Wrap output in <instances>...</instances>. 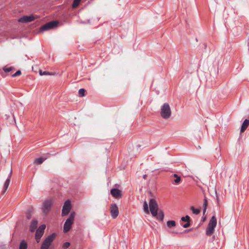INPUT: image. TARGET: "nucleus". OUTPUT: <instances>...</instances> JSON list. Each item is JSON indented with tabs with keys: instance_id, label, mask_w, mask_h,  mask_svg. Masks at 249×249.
Instances as JSON below:
<instances>
[{
	"instance_id": "nucleus-20",
	"label": "nucleus",
	"mask_w": 249,
	"mask_h": 249,
	"mask_svg": "<svg viewBox=\"0 0 249 249\" xmlns=\"http://www.w3.org/2000/svg\"><path fill=\"white\" fill-rule=\"evenodd\" d=\"M173 176L176 178V179H175L174 180V182L176 183V184H178L180 182V180H181V178L180 177H179L177 174H174L173 175Z\"/></svg>"
},
{
	"instance_id": "nucleus-38",
	"label": "nucleus",
	"mask_w": 249,
	"mask_h": 249,
	"mask_svg": "<svg viewBox=\"0 0 249 249\" xmlns=\"http://www.w3.org/2000/svg\"><path fill=\"white\" fill-rule=\"evenodd\" d=\"M172 233H175V234H178V232H176V231H173Z\"/></svg>"
},
{
	"instance_id": "nucleus-31",
	"label": "nucleus",
	"mask_w": 249,
	"mask_h": 249,
	"mask_svg": "<svg viewBox=\"0 0 249 249\" xmlns=\"http://www.w3.org/2000/svg\"><path fill=\"white\" fill-rule=\"evenodd\" d=\"M13 69L12 67H4L3 68V70L6 72H10L12 71V70Z\"/></svg>"
},
{
	"instance_id": "nucleus-16",
	"label": "nucleus",
	"mask_w": 249,
	"mask_h": 249,
	"mask_svg": "<svg viewBox=\"0 0 249 249\" xmlns=\"http://www.w3.org/2000/svg\"><path fill=\"white\" fill-rule=\"evenodd\" d=\"M10 180L9 178H7L5 182V183H4V188H3V191H2V193L4 194L6 192L8 186H9V183H10Z\"/></svg>"
},
{
	"instance_id": "nucleus-8",
	"label": "nucleus",
	"mask_w": 249,
	"mask_h": 249,
	"mask_svg": "<svg viewBox=\"0 0 249 249\" xmlns=\"http://www.w3.org/2000/svg\"><path fill=\"white\" fill-rule=\"evenodd\" d=\"M37 18H38L37 16H35L32 15H30V16H23L21 18H19L18 19V21L19 22L27 23V22H30L32 21H34Z\"/></svg>"
},
{
	"instance_id": "nucleus-19",
	"label": "nucleus",
	"mask_w": 249,
	"mask_h": 249,
	"mask_svg": "<svg viewBox=\"0 0 249 249\" xmlns=\"http://www.w3.org/2000/svg\"><path fill=\"white\" fill-rule=\"evenodd\" d=\"M207 205H208L207 200L206 198H205L204 199V203L203 204V214H204L205 213H206Z\"/></svg>"
},
{
	"instance_id": "nucleus-27",
	"label": "nucleus",
	"mask_w": 249,
	"mask_h": 249,
	"mask_svg": "<svg viewBox=\"0 0 249 249\" xmlns=\"http://www.w3.org/2000/svg\"><path fill=\"white\" fill-rule=\"evenodd\" d=\"M45 228L46 225L43 224L39 226V228L37 229V230L44 233Z\"/></svg>"
},
{
	"instance_id": "nucleus-29",
	"label": "nucleus",
	"mask_w": 249,
	"mask_h": 249,
	"mask_svg": "<svg viewBox=\"0 0 249 249\" xmlns=\"http://www.w3.org/2000/svg\"><path fill=\"white\" fill-rule=\"evenodd\" d=\"M32 212V209H29L27 212H26V217L28 219H30L31 217V213Z\"/></svg>"
},
{
	"instance_id": "nucleus-22",
	"label": "nucleus",
	"mask_w": 249,
	"mask_h": 249,
	"mask_svg": "<svg viewBox=\"0 0 249 249\" xmlns=\"http://www.w3.org/2000/svg\"><path fill=\"white\" fill-rule=\"evenodd\" d=\"M191 209L192 212L195 214H198L200 213V210L199 209L195 208L194 206L191 207Z\"/></svg>"
},
{
	"instance_id": "nucleus-6",
	"label": "nucleus",
	"mask_w": 249,
	"mask_h": 249,
	"mask_svg": "<svg viewBox=\"0 0 249 249\" xmlns=\"http://www.w3.org/2000/svg\"><path fill=\"white\" fill-rule=\"evenodd\" d=\"M58 22L56 20L50 21L40 27V29L41 31H47L52 29L58 26Z\"/></svg>"
},
{
	"instance_id": "nucleus-14",
	"label": "nucleus",
	"mask_w": 249,
	"mask_h": 249,
	"mask_svg": "<svg viewBox=\"0 0 249 249\" xmlns=\"http://www.w3.org/2000/svg\"><path fill=\"white\" fill-rule=\"evenodd\" d=\"M214 231V228L207 226L206 230V234L208 236L212 235Z\"/></svg>"
},
{
	"instance_id": "nucleus-12",
	"label": "nucleus",
	"mask_w": 249,
	"mask_h": 249,
	"mask_svg": "<svg viewBox=\"0 0 249 249\" xmlns=\"http://www.w3.org/2000/svg\"><path fill=\"white\" fill-rule=\"evenodd\" d=\"M216 224H217V220H216L215 216L213 215L211 218V219L208 223V226L213 227V228H215V227L216 226Z\"/></svg>"
},
{
	"instance_id": "nucleus-28",
	"label": "nucleus",
	"mask_w": 249,
	"mask_h": 249,
	"mask_svg": "<svg viewBox=\"0 0 249 249\" xmlns=\"http://www.w3.org/2000/svg\"><path fill=\"white\" fill-rule=\"evenodd\" d=\"M181 220L182 221L188 222V221H190V218L189 215H187L185 216H183L181 218Z\"/></svg>"
},
{
	"instance_id": "nucleus-25",
	"label": "nucleus",
	"mask_w": 249,
	"mask_h": 249,
	"mask_svg": "<svg viewBox=\"0 0 249 249\" xmlns=\"http://www.w3.org/2000/svg\"><path fill=\"white\" fill-rule=\"evenodd\" d=\"M86 90L84 89L81 88L78 91L79 96L84 97L85 96Z\"/></svg>"
},
{
	"instance_id": "nucleus-15",
	"label": "nucleus",
	"mask_w": 249,
	"mask_h": 249,
	"mask_svg": "<svg viewBox=\"0 0 249 249\" xmlns=\"http://www.w3.org/2000/svg\"><path fill=\"white\" fill-rule=\"evenodd\" d=\"M28 245L24 240H22L19 245V249H27Z\"/></svg>"
},
{
	"instance_id": "nucleus-33",
	"label": "nucleus",
	"mask_w": 249,
	"mask_h": 249,
	"mask_svg": "<svg viewBox=\"0 0 249 249\" xmlns=\"http://www.w3.org/2000/svg\"><path fill=\"white\" fill-rule=\"evenodd\" d=\"M21 72L20 70L17 71L14 74L12 75V77H16L21 74Z\"/></svg>"
},
{
	"instance_id": "nucleus-18",
	"label": "nucleus",
	"mask_w": 249,
	"mask_h": 249,
	"mask_svg": "<svg viewBox=\"0 0 249 249\" xmlns=\"http://www.w3.org/2000/svg\"><path fill=\"white\" fill-rule=\"evenodd\" d=\"M164 213L161 210H160L159 211V213H158V215L157 216H158V218L160 220H162L164 218Z\"/></svg>"
},
{
	"instance_id": "nucleus-30",
	"label": "nucleus",
	"mask_w": 249,
	"mask_h": 249,
	"mask_svg": "<svg viewBox=\"0 0 249 249\" xmlns=\"http://www.w3.org/2000/svg\"><path fill=\"white\" fill-rule=\"evenodd\" d=\"M43 235V233H42V232H40L36 230L35 235L36 237H37L38 238H41Z\"/></svg>"
},
{
	"instance_id": "nucleus-26",
	"label": "nucleus",
	"mask_w": 249,
	"mask_h": 249,
	"mask_svg": "<svg viewBox=\"0 0 249 249\" xmlns=\"http://www.w3.org/2000/svg\"><path fill=\"white\" fill-rule=\"evenodd\" d=\"M81 0H74L73 2L72 3V7L73 8L77 7L79 5Z\"/></svg>"
},
{
	"instance_id": "nucleus-34",
	"label": "nucleus",
	"mask_w": 249,
	"mask_h": 249,
	"mask_svg": "<svg viewBox=\"0 0 249 249\" xmlns=\"http://www.w3.org/2000/svg\"><path fill=\"white\" fill-rule=\"evenodd\" d=\"M190 221H188V222H186L185 224L183 225V228H187L189 227L190 226Z\"/></svg>"
},
{
	"instance_id": "nucleus-36",
	"label": "nucleus",
	"mask_w": 249,
	"mask_h": 249,
	"mask_svg": "<svg viewBox=\"0 0 249 249\" xmlns=\"http://www.w3.org/2000/svg\"><path fill=\"white\" fill-rule=\"evenodd\" d=\"M192 230V228L189 229H187V230H185L184 231V232L187 233V232H189V231H191Z\"/></svg>"
},
{
	"instance_id": "nucleus-10",
	"label": "nucleus",
	"mask_w": 249,
	"mask_h": 249,
	"mask_svg": "<svg viewBox=\"0 0 249 249\" xmlns=\"http://www.w3.org/2000/svg\"><path fill=\"white\" fill-rule=\"evenodd\" d=\"M111 195L115 198H119L122 197L121 191L117 188H113L110 190Z\"/></svg>"
},
{
	"instance_id": "nucleus-7",
	"label": "nucleus",
	"mask_w": 249,
	"mask_h": 249,
	"mask_svg": "<svg viewBox=\"0 0 249 249\" xmlns=\"http://www.w3.org/2000/svg\"><path fill=\"white\" fill-rule=\"evenodd\" d=\"M71 202L70 200H67L64 204V205L63 206V208H62V216H65V215H67L71 209Z\"/></svg>"
},
{
	"instance_id": "nucleus-24",
	"label": "nucleus",
	"mask_w": 249,
	"mask_h": 249,
	"mask_svg": "<svg viewBox=\"0 0 249 249\" xmlns=\"http://www.w3.org/2000/svg\"><path fill=\"white\" fill-rule=\"evenodd\" d=\"M143 210L145 213H149L148 206L146 201H144L143 203Z\"/></svg>"
},
{
	"instance_id": "nucleus-17",
	"label": "nucleus",
	"mask_w": 249,
	"mask_h": 249,
	"mask_svg": "<svg viewBox=\"0 0 249 249\" xmlns=\"http://www.w3.org/2000/svg\"><path fill=\"white\" fill-rule=\"evenodd\" d=\"M166 224L168 228H171L176 226V223L174 220H169L167 222Z\"/></svg>"
},
{
	"instance_id": "nucleus-4",
	"label": "nucleus",
	"mask_w": 249,
	"mask_h": 249,
	"mask_svg": "<svg viewBox=\"0 0 249 249\" xmlns=\"http://www.w3.org/2000/svg\"><path fill=\"white\" fill-rule=\"evenodd\" d=\"M149 209L152 215L156 216L158 215V205L156 200L154 198H151L149 202Z\"/></svg>"
},
{
	"instance_id": "nucleus-9",
	"label": "nucleus",
	"mask_w": 249,
	"mask_h": 249,
	"mask_svg": "<svg viewBox=\"0 0 249 249\" xmlns=\"http://www.w3.org/2000/svg\"><path fill=\"white\" fill-rule=\"evenodd\" d=\"M110 213L113 218H116L119 214V210L115 203H112L110 207Z\"/></svg>"
},
{
	"instance_id": "nucleus-21",
	"label": "nucleus",
	"mask_w": 249,
	"mask_h": 249,
	"mask_svg": "<svg viewBox=\"0 0 249 249\" xmlns=\"http://www.w3.org/2000/svg\"><path fill=\"white\" fill-rule=\"evenodd\" d=\"M39 74L40 75H53V74L52 72H50L47 71H42L41 70H40L39 71Z\"/></svg>"
},
{
	"instance_id": "nucleus-23",
	"label": "nucleus",
	"mask_w": 249,
	"mask_h": 249,
	"mask_svg": "<svg viewBox=\"0 0 249 249\" xmlns=\"http://www.w3.org/2000/svg\"><path fill=\"white\" fill-rule=\"evenodd\" d=\"M45 160V159L42 158H36L35 160V162L37 164H41L43 162V161Z\"/></svg>"
},
{
	"instance_id": "nucleus-2",
	"label": "nucleus",
	"mask_w": 249,
	"mask_h": 249,
	"mask_svg": "<svg viewBox=\"0 0 249 249\" xmlns=\"http://www.w3.org/2000/svg\"><path fill=\"white\" fill-rule=\"evenodd\" d=\"M55 236V233H53L46 237L42 242L40 249H49Z\"/></svg>"
},
{
	"instance_id": "nucleus-5",
	"label": "nucleus",
	"mask_w": 249,
	"mask_h": 249,
	"mask_svg": "<svg viewBox=\"0 0 249 249\" xmlns=\"http://www.w3.org/2000/svg\"><path fill=\"white\" fill-rule=\"evenodd\" d=\"M53 204V201L51 199L45 200L42 204V210L45 214H47L51 210Z\"/></svg>"
},
{
	"instance_id": "nucleus-37",
	"label": "nucleus",
	"mask_w": 249,
	"mask_h": 249,
	"mask_svg": "<svg viewBox=\"0 0 249 249\" xmlns=\"http://www.w3.org/2000/svg\"><path fill=\"white\" fill-rule=\"evenodd\" d=\"M35 238H36V241L37 242V243H39L40 241V238H38L37 237H36V236H35Z\"/></svg>"
},
{
	"instance_id": "nucleus-11",
	"label": "nucleus",
	"mask_w": 249,
	"mask_h": 249,
	"mask_svg": "<svg viewBox=\"0 0 249 249\" xmlns=\"http://www.w3.org/2000/svg\"><path fill=\"white\" fill-rule=\"evenodd\" d=\"M38 225V221L36 219H33L30 224V231L32 232H34L35 231Z\"/></svg>"
},
{
	"instance_id": "nucleus-1",
	"label": "nucleus",
	"mask_w": 249,
	"mask_h": 249,
	"mask_svg": "<svg viewBox=\"0 0 249 249\" xmlns=\"http://www.w3.org/2000/svg\"><path fill=\"white\" fill-rule=\"evenodd\" d=\"M75 216V213L74 212H72L70 213L69 217L67 218V219L66 220L64 223L63 228L64 232L66 233L70 230L71 226L73 223Z\"/></svg>"
},
{
	"instance_id": "nucleus-39",
	"label": "nucleus",
	"mask_w": 249,
	"mask_h": 249,
	"mask_svg": "<svg viewBox=\"0 0 249 249\" xmlns=\"http://www.w3.org/2000/svg\"><path fill=\"white\" fill-rule=\"evenodd\" d=\"M146 176V175H143V178H145Z\"/></svg>"
},
{
	"instance_id": "nucleus-3",
	"label": "nucleus",
	"mask_w": 249,
	"mask_h": 249,
	"mask_svg": "<svg viewBox=\"0 0 249 249\" xmlns=\"http://www.w3.org/2000/svg\"><path fill=\"white\" fill-rule=\"evenodd\" d=\"M160 114L161 117L165 119H168L170 117L171 111L168 104L164 103L161 106Z\"/></svg>"
},
{
	"instance_id": "nucleus-13",
	"label": "nucleus",
	"mask_w": 249,
	"mask_h": 249,
	"mask_svg": "<svg viewBox=\"0 0 249 249\" xmlns=\"http://www.w3.org/2000/svg\"><path fill=\"white\" fill-rule=\"evenodd\" d=\"M249 125V119H245L242 124L240 131L243 132L247 128Z\"/></svg>"
},
{
	"instance_id": "nucleus-35",
	"label": "nucleus",
	"mask_w": 249,
	"mask_h": 249,
	"mask_svg": "<svg viewBox=\"0 0 249 249\" xmlns=\"http://www.w3.org/2000/svg\"><path fill=\"white\" fill-rule=\"evenodd\" d=\"M12 174V169H11L10 172L9 174L8 175L7 178H9L10 180H11Z\"/></svg>"
},
{
	"instance_id": "nucleus-32",
	"label": "nucleus",
	"mask_w": 249,
	"mask_h": 249,
	"mask_svg": "<svg viewBox=\"0 0 249 249\" xmlns=\"http://www.w3.org/2000/svg\"><path fill=\"white\" fill-rule=\"evenodd\" d=\"M70 246V243L68 242H66L64 243L63 245V248L64 249H67Z\"/></svg>"
}]
</instances>
